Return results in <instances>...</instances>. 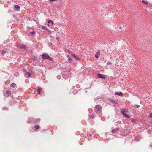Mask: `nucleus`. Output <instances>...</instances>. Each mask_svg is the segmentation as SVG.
<instances>
[{
    "instance_id": "obj_1",
    "label": "nucleus",
    "mask_w": 152,
    "mask_h": 152,
    "mask_svg": "<svg viewBox=\"0 0 152 152\" xmlns=\"http://www.w3.org/2000/svg\"><path fill=\"white\" fill-rule=\"evenodd\" d=\"M121 111L122 113L126 117H128L129 118H130V116H129L128 115L126 114L128 112V109L127 108L122 109L121 110Z\"/></svg>"
},
{
    "instance_id": "obj_2",
    "label": "nucleus",
    "mask_w": 152,
    "mask_h": 152,
    "mask_svg": "<svg viewBox=\"0 0 152 152\" xmlns=\"http://www.w3.org/2000/svg\"><path fill=\"white\" fill-rule=\"evenodd\" d=\"M42 57L43 59L50 60V57L46 53L43 54L42 55Z\"/></svg>"
},
{
    "instance_id": "obj_3",
    "label": "nucleus",
    "mask_w": 152,
    "mask_h": 152,
    "mask_svg": "<svg viewBox=\"0 0 152 152\" xmlns=\"http://www.w3.org/2000/svg\"><path fill=\"white\" fill-rule=\"evenodd\" d=\"M17 46L20 49H25L26 48V46L23 44H18L17 45Z\"/></svg>"
},
{
    "instance_id": "obj_4",
    "label": "nucleus",
    "mask_w": 152,
    "mask_h": 152,
    "mask_svg": "<svg viewBox=\"0 0 152 152\" xmlns=\"http://www.w3.org/2000/svg\"><path fill=\"white\" fill-rule=\"evenodd\" d=\"M48 26L51 28L52 25L53 24V22L51 20H49L48 21Z\"/></svg>"
},
{
    "instance_id": "obj_5",
    "label": "nucleus",
    "mask_w": 152,
    "mask_h": 152,
    "mask_svg": "<svg viewBox=\"0 0 152 152\" xmlns=\"http://www.w3.org/2000/svg\"><path fill=\"white\" fill-rule=\"evenodd\" d=\"M97 76L99 78H102L103 79H105V77L103 76L102 74L100 73L98 74Z\"/></svg>"
},
{
    "instance_id": "obj_6",
    "label": "nucleus",
    "mask_w": 152,
    "mask_h": 152,
    "mask_svg": "<svg viewBox=\"0 0 152 152\" xmlns=\"http://www.w3.org/2000/svg\"><path fill=\"white\" fill-rule=\"evenodd\" d=\"M100 55V50H98L95 55V57L96 58H99Z\"/></svg>"
},
{
    "instance_id": "obj_7",
    "label": "nucleus",
    "mask_w": 152,
    "mask_h": 152,
    "mask_svg": "<svg viewBox=\"0 0 152 152\" xmlns=\"http://www.w3.org/2000/svg\"><path fill=\"white\" fill-rule=\"evenodd\" d=\"M25 76L27 78H29L31 76V74L30 73L26 72L25 74Z\"/></svg>"
},
{
    "instance_id": "obj_8",
    "label": "nucleus",
    "mask_w": 152,
    "mask_h": 152,
    "mask_svg": "<svg viewBox=\"0 0 152 152\" xmlns=\"http://www.w3.org/2000/svg\"><path fill=\"white\" fill-rule=\"evenodd\" d=\"M115 94L118 96H121L123 95V94L121 92H115Z\"/></svg>"
},
{
    "instance_id": "obj_9",
    "label": "nucleus",
    "mask_w": 152,
    "mask_h": 152,
    "mask_svg": "<svg viewBox=\"0 0 152 152\" xmlns=\"http://www.w3.org/2000/svg\"><path fill=\"white\" fill-rule=\"evenodd\" d=\"M95 108L98 109L99 111H100L101 110V107L99 105H96L95 106Z\"/></svg>"
},
{
    "instance_id": "obj_10",
    "label": "nucleus",
    "mask_w": 152,
    "mask_h": 152,
    "mask_svg": "<svg viewBox=\"0 0 152 152\" xmlns=\"http://www.w3.org/2000/svg\"><path fill=\"white\" fill-rule=\"evenodd\" d=\"M142 2L144 3L145 5H147L148 4V3L146 0H142Z\"/></svg>"
},
{
    "instance_id": "obj_11",
    "label": "nucleus",
    "mask_w": 152,
    "mask_h": 152,
    "mask_svg": "<svg viewBox=\"0 0 152 152\" xmlns=\"http://www.w3.org/2000/svg\"><path fill=\"white\" fill-rule=\"evenodd\" d=\"M37 93L38 94L40 95L41 92V89L40 88H38L37 89Z\"/></svg>"
},
{
    "instance_id": "obj_12",
    "label": "nucleus",
    "mask_w": 152,
    "mask_h": 152,
    "mask_svg": "<svg viewBox=\"0 0 152 152\" xmlns=\"http://www.w3.org/2000/svg\"><path fill=\"white\" fill-rule=\"evenodd\" d=\"M14 7L15 8L18 10L20 8V6L18 5H15L14 6Z\"/></svg>"
},
{
    "instance_id": "obj_13",
    "label": "nucleus",
    "mask_w": 152,
    "mask_h": 152,
    "mask_svg": "<svg viewBox=\"0 0 152 152\" xmlns=\"http://www.w3.org/2000/svg\"><path fill=\"white\" fill-rule=\"evenodd\" d=\"M42 28L43 29H44L45 30H46L47 31V30H48V28L46 27H45V26H42Z\"/></svg>"
},
{
    "instance_id": "obj_14",
    "label": "nucleus",
    "mask_w": 152,
    "mask_h": 152,
    "mask_svg": "<svg viewBox=\"0 0 152 152\" xmlns=\"http://www.w3.org/2000/svg\"><path fill=\"white\" fill-rule=\"evenodd\" d=\"M16 86L15 84L14 83H12L10 85V86L14 88Z\"/></svg>"
},
{
    "instance_id": "obj_15",
    "label": "nucleus",
    "mask_w": 152,
    "mask_h": 152,
    "mask_svg": "<svg viewBox=\"0 0 152 152\" xmlns=\"http://www.w3.org/2000/svg\"><path fill=\"white\" fill-rule=\"evenodd\" d=\"M6 93L8 96H9L10 94V92L8 91H7V90L6 91Z\"/></svg>"
},
{
    "instance_id": "obj_16",
    "label": "nucleus",
    "mask_w": 152,
    "mask_h": 152,
    "mask_svg": "<svg viewBox=\"0 0 152 152\" xmlns=\"http://www.w3.org/2000/svg\"><path fill=\"white\" fill-rule=\"evenodd\" d=\"M35 128V129L36 130L37 129H38L40 127L39 126H38V125H34Z\"/></svg>"
},
{
    "instance_id": "obj_17",
    "label": "nucleus",
    "mask_w": 152,
    "mask_h": 152,
    "mask_svg": "<svg viewBox=\"0 0 152 152\" xmlns=\"http://www.w3.org/2000/svg\"><path fill=\"white\" fill-rule=\"evenodd\" d=\"M30 34H32L33 35H34L35 34V32L34 31L30 32Z\"/></svg>"
},
{
    "instance_id": "obj_18",
    "label": "nucleus",
    "mask_w": 152,
    "mask_h": 152,
    "mask_svg": "<svg viewBox=\"0 0 152 152\" xmlns=\"http://www.w3.org/2000/svg\"><path fill=\"white\" fill-rule=\"evenodd\" d=\"M94 116H95V115H93V114H91V115H89V116L90 118L92 117H94Z\"/></svg>"
},
{
    "instance_id": "obj_19",
    "label": "nucleus",
    "mask_w": 152,
    "mask_h": 152,
    "mask_svg": "<svg viewBox=\"0 0 152 152\" xmlns=\"http://www.w3.org/2000/svg\"><path fill=\"white\" fill-rule=\"evenodd\" d=\"M73 93L74 94H76L77 93V91L76 90H74L73 91Z\"/></svg>"
},
{
    "instance_id": "obj_20",
    "label": "nucleus",
    "mask_w": 152,
    "mask_h": 152,
    "mask_svg": "<svg viewBox=\"0 0 152 152\" xmlns=\"http://www.w3.org/2000/svg\"><path fill=\"white\" fill-rule=\"evenodd\" d=\"M47 31L50 34H51V31L48 29V30H47Z\"/></svg>"
},
{
    "instance_id": "obj_21",
    "label": "nucleus",
    "mask_w": 152,
    "mask_h": 152,
    "mask_svg": "<svg viewBox=\"0 0 152 152\" xmlns=\"http://www.w3.org/2000/svg\"><path fill=\"white\" fill-rule=\"evenodd\" d=\"M74 58L76 59H78V60H79L80 59L78 57H76V56H75Z\"/></svg>"
},
{
    "instance_id": "obj_22",
    "label": "nucleus",
    "mask_w": 152,
    "mask_h": 152,
    "mask_svg": "<svg viewBox=\"0 0 152 152\" xmlns=\"http://www.w3.org/2000/svg\"><path fill=\"white\" fill-rule=\"evenodd\" d=\"M112 133H114L115 132V130L114 129H113L112 131Z\"/></svg>"
},
{
    "instance_id": "obj_23",
    "label": "nucleus",
    "mask_w": 152,
    "mask_h": 152,
    "mask_svg": "<svg viewBox=\"0 0 152 152\" xmlns=\"http://www.w3.org/2000/svg\"><path fill=\"white\" fill-rule=\"evenodd\" d=\"M69 62L71 63L72 61V60L71 59L69 58Z\"/></svg>"
},
{
    "instance_id": "obj_24",
    "label": "nucleus",
    "mask_w": 152,
    "mask_h": 152,
    "mask_svg": "<svg viewBox=\"0 0 152 152\" xmlns=\"http://www.w3.org/2000/svg\"><path fill=\"white\" fill-rule=\"evenodd\" d=\"M5 52L4 51H3L1 52V53L2 55H4L5 54Z\"/></svg>"
},
{
    "instance_id": "obj_25",
    "label": "nucleus",
    "mask_w": 152,
    "mask_h": 152,
    "mask_svg": "<svg viewBox=\"0 0 152 152\" xmlns=\"http://www.w3.org/2000/svg\"><path fill=\"white\" fill-rule=\"evenodd\" d=\"M40 119H39V118H37V120H36V122H39V121H40Z\"/></svg>"
},
{
    "instance_id": "obj_26",
    "label": "nucleus",
    "mask_w": 152,
    "mask_h": 152,
    "mask_svg": "<svg viewBox=\"0 0 152 152\" xmlns=\"http://www.w3.org/2000/svg\"><path fill=\"white\" fill-rule=\"evenodd\" d=\"M149 117L151 118H152V113H151L149 115Z\"/></svg>"
},
{
    "instance_id": "obj_27",
    "label": "nucleus",
    "mask_w": 152,
    "mask_h": 152,
    "mask_svg": "<svg viewBox=\"0 0 152 152\" xmlns=\"http://www.w3.org/2000/svg\"><path fill=\"white\" fill-rule=\"evenodd\" d=\"M107 64L108 65L111 64V62H107Z\"/></svg>"
},
{
    "instance_id": "obj_28",
    "label": "nucleus",
    "mask_w": 152,
    "mask_h": 152,
    "mask_svg": "<svg viewBox=\"0 0 152 152\" xmlns=\"http://www.w3.org/2000/svg\"><path fill=\"white\" fill-rule=\"evenodd\" d=\"M56 39L57 40H59V38L58 37H56Z\"/></svg>"
},
{
    "instance_id": "obj_29",
    "label": "nucleus",
    "mask_w": 152,
    "mask_h": 152,
    "mask_svg": "<svg viewBox=\"0 0 152 152\" xmlns=\"http://www.w3.org/2000/svg\"><path fill=\"white\" fill-rule=\"evenodd\" d=\"M137 108H139L140 107V106L139 105H137Z\"/></svg>"
},
{
    "instance_id": "obj_30",
    "label": "nucleus",
    "mask_w": 152,
    "mask_h": 152,
    "mask_svg": "<svg viewBox=\"0 0 152 152\" xmlns=\"http://www.w3.org/2000/svg\"><path fill=\"white\" fill-rule=\"evenodd\" d=\"M72 55L74 57V58H75V56L74 54H72Z\"/></svg>"
},
{
    "instance_id": "obj_31",
    "label": "nucleus",
    "mask_w": 152,
    "mask_h": 152,
    "mask_svg": "<svg viewBox=\"0 0 152 152\" xmlns=\"http://www.w3.org/2000/svg\"><path fill=\"white\" fill-rule=\"evenodd\" d=\"M135 140H137V141H139V140H136V138H135Z\"/></svg>"
},
{
    "instance_id": "obj_32",
    "label": "nucleus",
    "mask_w": 152,
    "mask_h": 152,
    "mask_svg": "<svg viewBox=\"0 0 152 152\" xmlns=\"http://www.w3.org/2000/svg\"><path fill=\"white\" fill-rule=\"evenodd\" d=\"M23 70L24 71H25L26 70V69H23Z\"/></svg>"
},
{
    "instance_id": "obj_33",
    "label": "nucleus",
    "mask_w": 152,
    "mask_h": 152,
    "mask_svg": "<svg viewBox=\"0 0 152 152\" xmlns=\"http://www.w3.org/2000/svg\"><path fill=\"white\" fill-rule=\"evenodd\" d=\"M91 136H92V135H91V134H90V135H89V136H90V137H91Z\"/></svg>"
},
{
    "instance_id": "obj_34",
    "label": "nucleus",
    "mask_w": 152,
    "mask_h": 152,
    "mask_svg": "<svg viewBox=\"0 0 152 152\" xmlns=\"http://www.w3.org/2000/svg\"><path fill=\"white\" fill-rule=\"evenodd\" d=\"M150 146H151V144H150Z\"/></svg>"
},
{
    "instance_id": "obj_35",
    "label": "nucleus",
    "mask_w": 152,
    "mask_h": 152,
    "mask_svg": "<svg viewBox=\"0 0 152 152\" xmlns=\"http://www.w3.org/2000/svg\"><path fill=\"white\" fill-rule=\"evenodd\" d=\"M75 88V87H74V86H73V88Z\"/></svg>"
},
{
    "instance_id": "obj_36",
    "label": "nucleus",
    "mask_w": 152,
    "mask_h": 152,
    "mask_svg": "<svg viewBox=\"0 0 152 152\" xmlns=\"http://www.w3.org/2000/svg\"><path fill=\"white\" fill-rule=\"evenodd\" d=\"M65 78V79H67V78L66 77V78Z\"/></svg>"
},
{
    "instance_id": "obj_37",
    "label": "nucleus",
    "mask_w": 152,
    "mask_h": 152,
    "mask_svg": "<svg viewBox=\"0 0 152 152\" xmlns=\"http://www.w3.org/2000/svg\"><path fill=\"white\" fill-rule=\"evenodd\" d=\"M151 9L152 10V7H151Z\"/></svg>"
}]
</instances>
